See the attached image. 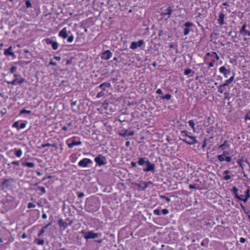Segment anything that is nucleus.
<instances>
[{
  "mask_svg": "<svg viewBox=\"0 0 250 250\" xmlns=\"http://www.w3.org/2000/svg\"><path fill=\"white\" fill-rule=\"evenodd\" d=\"M139 165L143 166L145 165V167L143 168L144 171L147 172L149 171L154 172L155 170V165L151 163L147 158L145 157H141L139 158L138 161Z\"/></svg>",
  "mask_w": 250,
  "mask_h": 250,
  "instance_id": "f257e3e1",
  "label": "nucleus"
},
{
  "mask_svg": "<svg viewBox=\"0 0 250 250\" xmlns=\"http://www.w3.org/2000/svg\"><path fill=\"white\" fill-rule=\"evenodd\" d=\"M66 143L70 148H73L75 146H79L82 144V142L77 137H73L66 140Z\"/></svg>",
  "mask_w": 250,
  "mask_h": 250,
  "instance_id": "f03ea898",
  "label": "nucleus"
},
{
  "mask_svg": "<svg viewBox=\"0 0 250 250\" xmlns=\"http://www.w3.org/2000/svg\"><path fill=\"white\" fill-rule=\"evenodd\" d=\"M82 233L83 235V237L88 240L89 239H95L98 238L102 235L101 233H94L92 231H82Z\"/></svg>",
  "mask_w": 250,
  "mask_h": 250,
  "instance_id": "7ed1b4c3",
  "label": "nucleus"
},
{
  "mask_svg": "<svg viewBox=\"0 0 250 250\" xmlns=\"http://www.w3.org/2000/svg\"><path fill=\"white\" fill-rule=\"evenodd\" d=\"M236 198L239 200L242 201L245 203H246L248 199L250 198V189L248 188L245 192V195L238 194L236 197Z\"/></svg>",
  "mask_w": 250,
  "mask_h": 250,
  "instance_id": "20e7f679",
  "label": "nucleus"
},
{
  "mask_svg": "<svg viewBox=\"0 0 250 250\" xmlns=\"http://www.w3.org/2000/svg\"><path fill=\"white\" fill-rule=\"evenodd\" d=\"M172 12V9L171 7H168L167 9H164L161 13V15L162 17L166 20L170 17V15Z\"/></svg>",
  "mask_w": 250,
  "mask_h": 250,
  "instance_id": "39448f33",
  "label": "nucleus"
},
{
  "mask_svg": "<svg viewBox=\"0 0 250 250\" xmlns=\"http://www.w3.org/2000/svg\"><path fill=\"white\" fill-rule=\"evenodd\" d=\"M92 163V161L90 159L84 158L79 162L78 165L81 167H86L89 164Z\"/></svg>",
  "mask_w": 250,
  "mask_h": 250,
  "instance_id": "423d86ee",
  "label": "nucleus"
},
{
  "mask_svg": "<svg viewBox=\"0 0 250 250\" xmlns=\"http://www.w3.org/2000/svg\"><path fill=\"white\" fill-rule=\"evenodd\" d=\"M95 161L100 166L104 165L105 164V158L104 157L101 155H99L98 157L95 158Z\"/></svg>",
  "mask_w": 250,
  "mask_h": 250,
  "instance_id": "0eeeda50",
  "label": "nucleus"
},
{
  "mask_svg": "<svg viewBox=\"0 0 250 250\" xmlns=\"http://www.w3.org/2000/svg\"><path fill=\"white\" fill-rule=\"evenodd\" d=\"M71 32L70 31H67L66 27L63 28L59 33V36L63 38L66 39L68 37V35L70 34Z\"/></svg>",
  "mask_w": 250,
  "mask_h": 250,
  "instance_id": "6e6552de",
  "label": "nucleus"
},
{
  "mask_svg": "<svg viewBox=\"0 0 250 250\" xmlns=\"http://www.w3.org/2000/svg\"><path fill=\"white\" fill-rule=\"evenodd\" d=\"M144 44V41L142 40H139L138 42H132L130 46V48L132 49H136L138 47L142 46Z\"/></svg>",
  "mask_w": 250,
  "mask_h": 250,
  "instance_id": "1a4fd4ad",
  "label": "nucleus"
},
{
  "mask_svg": "<svg viewBox=\"0 0 250 250\" xmlns=\"http://www.w3.org/2000/svg\"><path fill=\"white\" fill-rule=\"evenodd\" d=\"M219 71L220 73L223 74L225 78H227L229 75L230 74V70L227 69L226 67L224 66H221L219 68Z\"/></svg>",
  "mask_w": 250,
  "mask_h": 250,
  "instance_id": "9d476101",
  "label": "nucleus"
},
{
  "mask_svg": "<svg viewBox=\"0 0 250 250\" xmlns=\"http://www.w3.org/2000/svg\"><path fill=\"white\" fill-rule=\"evenodd\" d=\"M188 138L191 140V141H188L184 137L183 138H180V139L185 142V143L192 145L196 143H197V140H196V138L195 136H188Z\"/></svg>",
  "mask_w": 250,
  "mask_h": 250,
  "instance_id": "9b49d317",
  "label": "nucleus"
},
{
  "mask_svg": "<svg viewBox=\"0 0 250 250\" xmlns=\"http://www.w3.org/2000/svg\"><path fill=\"white\" fill-rule=\"evenodd\" d=\"M112 56V53L109 50H107L102 53L101 58L105 60H108Z\"/></svg>",
  "mask_w": 250,
  "mask_h": 250,
  "instance_id": "f8f14e48",
  "label": "nucleus"
},
{
  "mask_svg": "<svg viewBox=\"0 0 250 250\" xmlns=\"http://www.w3.org/2000/svg\"><path fill=\"white\" fill-rule=\"evenodd\" d=\"M25 82V79L23 78H21L20 79L15 78L13 81L8 82L7 83L8 84L15 85L16 83L21 84Z\"/></svg>",
  "mask_w": 250,
  "mask_h": 250,
  "instance_id": "ddd939ff",
  "label": "nucleus"
},
{
  "mask_svg": "<svg viewBox=\"0 0 250 250\" xmlns=\"http://www.w3.org/2000/svg\"><path fill=\"white\" fill-rule=\"evenodd\" d=\"M13 152L14 154L18 158L21 157L22 155V151L21 149H18L17 148H15L14 149H11L9 151L8 153Z\"/></svg>",
  "mask_w": 250,
  "mask_h": 250,
  "instance_id": "4468645a",
  "label": "nucleus"
},
{
  "mask_svg": "<svg viewBox=\"0 0 250 250\" xmlns=\"http://www.w3.org/2000/svg\"><path fill=\"white\" fill-rule=\"evenodd\" d=\"M13 47L10 46L8 49H5L4 52V54L5 56H11L12 57H15V55L12 51Z\"/></svg>",
  "mask_w": 250,
  "mask_h": 250,
  "instance_id": "2eb2a0df",
  "label": "nucleus"
},
{
  "mask_svg": "<svg viewBox=\"0 0 250 250\" xmlns=\"http://www.w3.org/2000/svg\"><path fill=\"white\" fill-rule=\"evenodd\" d=\"M247 27V25L246 24H244L240 31L241 34H243L244 36H248L250 37V31L249 30H246V28Z\"/></svg>",
  "mask_w": 250,
  "mask_h": 250,
  "instance_id": "dca6fc26",
  "label": "nucleus"
},
{
  "mask_svg": "<svg viewBox=\"0 0 250 250\" xmlns=\"http://www.w3.org/2000/svg\"><path fill=\"white\" fill-rule=\"evenodd\" d=\"M225 15L223 13H220L218 19V22L221 25L225 24L224 22Z\"/></svg>",
  "mask_w": 250,
  "mask_h": 250,
  "instance_id": "f3484780",
  "label": "nucleus"
},
{
  "mask_svg": "<svg viewBox=\"0 0 250 250\" xmlns=\"http://www.w3.org/2000/svg\"><path fill=\"white\" fill-rule=\"evenodd\" d=\"M226 154H228V152L224 151L222 154L218 155L217 157L219 161L220 162L225 161Z\"/></svg>",
  "mask_w": 250,
  "mask_h": 250,
  "instance_id": "a211bd4d",
  "label": "nucleus"
},
{
  "mask_svg": "<svg viewBox=\"0 0 250 250\" xmlns=\"http://www.w3.org/2000/svg\"><path fill=\"white\" fill-rule=\"evenodd\" d=\"M111 86V84L109 83H101L99 86V88H102L104 91L105 90V87H109Z\"/></svg>",
  "mask_w": 250,
  "mask_h": 250,
  "instance_id": "6ab92c4d",
  "label": "nucleus"
},
{
  "mask_svg": "<svg viewBox=\"0 0 250 250\" xmlns=\"http://www.w3.org/2000/svg\"><path fill=\"white\" fill-rule=\"evenodd\" d=\"M229 145L228 144V142L227 141H225L223 144L219 146V148H221L222 150H225L229 148Z\"/></svg>",
  "mask_w": 250,
  "mask_h": 250,
  "instance_id": "aec40b11",
  "label": "nucleus"
},
{
  "mask_svg": "<svg viewBox=\"0 0 250 250\" xmlns=\"http://www.w3.org/2000/svg\"><path fill=\"white\" fill-rule=\"evenodd\" d=\"M51 223H49L44 227L42 228V229L40 230V233L38 234L39 236H40L42 235V234L45 232V229L47 228V227L51 225Z\"/></svg>",
  "mask_w": 250,
  "mask_h": 250,
  "instance_id": "412c9836",
  "label": "nucleus"
},
{
  "mask_svg": "<svg viewBox=\"0 0 250 250\" xmlns=\"http://www.w3.org/2000/svg\"><path fill=\"white\" fill-rule=\"evenodd\" d=\"M34 242L39 245H43L44 244V241L43 239H35Z\"/></svg>",
  "mask_w": 250,
  "mask_h": 250,
  "instance_id": "4be33fe9",
  "label": "nucleus"
},
{
  "mask_svg": "<svg viewBox=\"0 0 250 250\" xmlns=\"http://www.w3.org/2000/svg\"><path fill=\"white\" fill-rule=\"evenodd\" d=\"M188 123L189 125L192 128L193 131L194 132H195L196 129H195V123H194V121L192 120H190L188 121Z\"/></svg>",
  "mask_w": 250,
  "mask_h": 250,
  "instance_id": "5701e85b",
  "label": "nucleus"
},
{
  "mask_svg": "<svg viewBox=\"0 0 250 250\" xmlns=\"http://www.w3.org/2000/svg\"><path fill=\"white\" fill-rule=\"evenodd\" d=\"M225 86L223 84H221L218 87V91L220 93H223L225 90Z\"/></svg>",
  "mask_w": 250,
  "mask_h": 250,
  "instance_id": "b1692460",
  "label": "nucleus"
},
{
  "mask_svg": "<svg viewBox=\"0 0 250 250\" xmlns=\"http://www.w3.org/2000/svg\"><path fill=\"white\" fill-rule=\"evenodd\" d=\"M180 134H181V136L184 138L185 137H188V136H190L189 135H188L187 131L186 130L181 131L180 132Z\"/></svg>",
  "mask_w": 250,
  "mask_h": 250,
  "instance_id": "393cba45",
  "label": "nucleus"
},
{
  "mask_svg": "<svg viewBox=\"0 0 250 250\" xmlns=\"http://www.w3.org/2000/svg\"><path fill=\"white\" fill-rule=\"evenodd\" d=\"M72 125V123L71 122L68 123L67 124V126H63L62 127V129L65 131L68 130V128Z\"/></svg>",
  "mask_w": 250,
  "mask_h": 250,
  "instance_id": "a878e982",
  "label": "nucleus"
},
{
  "mask_svg": "<svg viewBox=\"0 0 250 250\" xmlns=\"http://www.w3.org/2000/svg\"><path fill=\"white\" fill-rule=\"evenodd\" d=\"M134 134V131H128L126 130V131H125V132L124 135L125 136H129L133 135Z\"/></svg>",
  "mask_w": 250,
  "mask_h": 250,
  "instance_id": "bb28decb",
  "label": "nucleus"
},
{
  "mask_svg": "<svg viewBox=\"0 0 250 250\" xmlns=\"http://www.w3.org/2000/svg\"><path fill=\"white\" fill-rule=\"evenodd\" d=\"M53 146V147H56V146L55 144H50L49 143H46V144H42V147L44 148V147H47V146Z\"/></svg>",
  "mask_w": 250,
  "mask_h": 250,
  "instance_id": "cd10ccee",
  "label": "nucleus"
},
{
  "mask_svg": "<svg viewBox=\"0 0 250 250\" xmlns=\"http://www.w3.org/2000/svg\"><path fill=\"white\" fill-rule=\"evenodd\" d=\"M24 165L28 167H35V164L32 162H26Z\"/></svg>",
  "mask_w": 250,
  "mask_h": 250,
  "instance_id": "c85d7f7f",
  "label": "nucleus"
},
{
  "mask_svg": "<svg viewBox=\"0 0 250 250\" xmlns=\"http://www.w3.org/2000/svg\"><path fill=\"white\" fill-rule=\"evenodd\" d=\"M69 36H68L67 42H72L74 41V37L73 35L71 33Z\"/></svg>",
  "mask_w": 250,
  "mask_h": 250,
  "instance_id": "c756f323",
  "label": "nucleus"
},
{
  "mask_svg": "<svg viewBox=\"0 0 250 250\" xmlns=\"http://www.w3.org/2000/svg\"><path fill=\"white\" fill-rule=\"evenodd\" d=\"M52 47L54 50H57L58 48V42H54L52 44Z\"/></svg>",
  "mask_w": 250,
  "mask_h": 250,
  "instance_id": "7c9ffc66",
  "label": "nucleus"
},
{
  "mask_svg": "<svg viewBox=\"0 0 250 250\" xmlns=\"http://www.w3.org/2000/svg\"><path fill=\"white\" fill-rule=\"evenodd\" d=\"M232 191L235 195V197L238 194V189L236 187H234L232 189Z\"/></svg>",
  "mask_w": 250,
  "mask_h": 250,
  "instance_id": "2f4dec72",
  "label": "nucleus"
},
{
  "mask_svg": "<svg viewBox=\"0 0 250 250\" xmlns=\"http://www.w3.org/2000/svg\"><path fill=\"white\" fill-rule=\"evenodd\" d=\"M193 25V23L192 22H191L190 21H188L185 23L184 26L186 27L189 28V27L192 26Z\"/></svg>",
  "mask_w": 250,
  "mask_h": 250,
  "instance_id": "473e14b6",
  "label": "nucleus"
},
{
  "mask_svg": "<svg viewBox=\"0 0 250 250\" xmlns=\"http://www.w3.org/2000/svg\"><path fill=\"white\" fill-rule=\"evenodd\" d=\"M45 41L47 44H52L53 43V41L50 38H46L45 39Z\"/></svg>",
  "mask_w": 250,
  "mask_h": 250,
  "instance_id": "72a5a7b5",
  "label": "nucleus"
},
{
  "mask_svg": "<svg viewBox=\"0 0 250 250\" xmlns=\"http://www.w3.org/2000/svg\"><path fill=\"white\" fill-rule=\"evenodd\" d=\"M171 95H170L169 94H167L166 95L163 96L162 98L163 99H167V100H169L171 99Z\"/></svg>",
  "mask_w": 250,
  "mask_h": 250,
  "instance_id": "f704fd0d",
  "label": "nucleus"
},
{
  "mask_svg": "<svg viewBox=\"0 0 250 250\" xmlns=\"http://www.w3.org/2000/svg\"><path fill=\"white\" fill-rule=\"evenodd\" d=\"M153 213L156 215H160L161 214V211L158 209H156L153 210Z\"/></svg>",
  "mask_w": 250,
  "mask_h": 250,
  "instance_id": "c9c22d12",
  "label": "nucleus"
},
{
  "mask_svg": "<svg viewBox=\"0 0 250 250\" xmlns=\"http://www.w3.org/2000/svg\"><path fill=\"white\" fill-rule=\"evenodd\" d=\"M192 72V70L190 68L186 69L184 71V74L185 75H188L189 74Z\"/></svg>",
  "mask_w": 250,
  "mask_h": 250,
  "instance_id": "e433bc0d",
  "label": "nucleus"
},
{
  "mask_svg": "<svg viewBox=\"0 0 250 250\" xmlns=\"http://www.w3.org/2000/svg\"><path fill=\"white\" fill-rule=\"evenodd\" d=\"M104 95V91H101L97 94V95H96V98H100L103 96Z\"/></svg>",
  "mask_w": 250,
  "mask_h": 250,
  "instance_id": "4c0bfd02",
  "label": "nucleus"
},
{
  "mask_svg": "<svg viewBox=\"0 0 250 250\" xmlns=\"http://www.w3.org/2000/svg\"><path fill=\"white\" fill-rule=\"evenodd\" d=\"M12 126L13 127H16L17 128H18V129H20V126H19V123L18 121L17 122H15L13 124V125Z\"/></svg>",
  "mask_w": 250,
  "mask_h": 250,
  "instance_id": "58836bf2",
  "label": "nucleus"
},
{
  "mask_svg": "<svg viewBox=\"0 0 250 250\" xmlns=\"http://www.w3.org/2000/svg\"><path fill=\"white\" fill-rule=\"evenodd\" d=\"M31 113V111L27 110L25 109H22L20 111V114L28 113L30 114Z\"/></svg>",
  "mask_w": 250,
  "mask_h": 250,
  "instance_id": "ea45409f",
  "label": "nucleus"
},
{
  "mask_svg": "<svg viewBox=\"0 0 250 250\" xmlns=\"http://www.w3.org/2000/svg\"><path fill=\"white\" fill-rule=\"evenodd\" d=\"M169 213V210L165 208L162 210L161 214L164 215L167 214Z\"/></svg>",
  "mask_w": 250,
  "mask_h": 250,
  "instance_id": "a19ab883",
  "label": "nucleus"
},
{
  "mask_svg": "<svg viewBox=\"0 0 250 250\" xmlns=\"http://www.w3.org/2000/svg\"><path fill=\"white\" fill-rule=\"evenodd\" d=\"M190 32V29L189 28L186 27V28L184 30V35H188Z\"/></svg>",
  "mask_w": 250,
  "mask_h": 250,
  "instance_id": "79ce46f5",
  "label": "nucleus"
},
{
  "mask_svg": "<svg viewBox=\"0 0 250 250\" xmlns=\"http://www.w3.org/2000/svg\"><path fill=\"white\" fill-rule=\"evenodd\" d=\"M160 198L161 199H165L166 200L167 202H170V198L167 197H166L164 195H160Z\"/></svg>",
  "mask_w": 250,
  "mask_h": 250,
  "instance_id": "37998d69",
  "label": "nucleus"
},
{
  "mask_svg": "<svg viewBox=\"0 0 250 250\" xmlns=\"http://www.w3.org/2000/svg\"><path fill=\"white\" fill-rule=\"evenodd\" d=\"M25 4H26V6L27 8H29L32 5V4H31L30 1L29 0H27L25 1Z\"/></svg>",
  "mask_w": 250,
  "mask_h": 250,
  "instance_id": "c03bdc74",
  "label": "nucleus"
},
{
  "mask_svg": "<svg viewBox=\"0 0 250 250\" xmlns=\"http://www.w3.org/2000/svg\"><path fill=\"white\" fill-rule=\"evenodd\" d=\"M27 207L28 208H34L36 207V205L32 203H29Z\"/></svg>",
  "mask_w": 250,
  "mask_h": 250,
  "instance_id": "a18cd8bd",
  "label": "nucleus"
},
{
  "mask_svg": "<svg viewBox=\"0 0 250 250\" xmlns=\"http://www.w3.org/2000/svg\"><path fill=\"white\" fill-rule=\"evenodd\" d=\"M16 69H17V67L15 66H13L11 67V68L10 69V72L11 73H14Z\"/></svg>",
  "mask_w": 250,
  "mask_h": 250,
  "instance_id": "49530a36",
  "label": "nucleus"
},
{
  "mask_svg": "<svg viewBox=\"0 0 250 250\" xmlns=\"http://www.w3.org/2000/svg\"><path fill=\"white\" fill-rule=\"evenodd\" d=\"M152 184V183L151 182H149L148 183L144 182L143 184L144 186V189L148 187L149 184Z\"/></svg>",
  "mask_w": 250,
  "mask_h": 250,
  "instance_id": "de8ad7c7",
  "label": "nucleus"
},
{
  "mask_svg": "<svg viewBox=\"0 0 250 250\" xmlns=\"http://www.w3.org/2000/svg\"><path fill=\"white\" fill-rule=\"evenodd\" d=\"M38 189H39V190H40L42 191V194H43V193H45V192H46V190H45V188H44V187H38Z\"/></svg>",
  "mask_w": 250,
  "mask_h": 250,
  "instance_id": "09e8293b",
  "label": "nucleus"
},
{
  "mask_svg": "<svg viewBox=\"0 0 250 250\" xmlns=\"http://www.w3.org/2000/svg\"><path fill=\"white\" fill-rule=\"evenodd\" d=\"M9 181V179H5L3 180V181L2 182V184L3 186H8V183Z\"/></svg>",
  "mask_w": 250,
  "mask_h": 250,
  "instance_id": "8fccbe9b",
  "label": "nucleus"
},
{
  "mask_svg": "<svg viewBox=\"0 0 250 250\" xmlns=\"http://www.w3.org/2000/svg\"><path fill=\"white\" fill-rule=\"evenodd\" d=\"M231 82H230L229 81V80L228 79V80H227L225 81V83H223V85L224 86H227L229 84H230Z\"/></svg>",
  "mask_w": 250,
  "mask_h": 250,
  "instance_id": "3c124183",
  "label": "nucleus"
},
{
  "mask_svg": "<svg viewBox=\"0 0 250 250\" xmlns=\"http://www.w3.org/2000/svg\"><path fill=\"white\" fill-rule=\"evenodd\" d=\"M26 123H21L20 125V129H23L26 127Z\"/></svg>",
  "mask_w": 250,
  "mask_h": 250,
  "instance_id": "603ef678",
  "label": "nucleus"
},
{
  "mask_svg": "<svg viewBox=\"0 0 250 250\" xmlns=\"http://www.w3.org/2000/svg\"><path fill=\"white\" fill-rule=\"evenodd\" d=\"M231 178V176L229 175H226L224 177V179L226 181H228Z\"/></svg>",
  "mask_w": 250,
  "mask_h": 250,
  "instance_id": "864d4df0",
  "label": "nucleus"
},
{
  "mask_svg": "<svg viewBox=\"0 0 250 250\" xmlns=\"http://www.w3.org/2000/svg\"><path fill=\"white\" fill-rule=\"evenodd\" d=\"M225 160L228 162H230L231 161V158L229 156H227L225 157Z\"/></svg>",
  "mask_w": 250,
  "mask_h": 250,
  "instance_id": "5fc2aeb1",
  "label": "nucleus"
},
{
  "mask_svg": "<svg viewBox=\"0 0 250 250\" xmlns=\"http://www.w3.org/2000/svg\"><path fill=\"white\" fill-rule=\"evenodd\" d=\"M214 61L213 60L211 62H209L208 63V67L209 68L212 67L214 66Z\"/></svg>",
  "mask_w": 250,
  "mask_h": 250,
  "instance_id": "6e6d98bb",
  "label": "nucleus"
},
{
  "mask_svg": "<svg viewBox=\"0 0 250 250\" xmlns=\"http://www.w3.org/2000/svg\"><path fill=\"white\" fill-rule=\"evenodd\" d=\"M189 188L190 189H196V187L195 186V185H189Z\"/></svg>",
  "mask_w": 250,
  "mask_h": 250,
  "instance_id": "4d7b16f0",
  "label": "nucleus"
},
{
  "mask_svg": "<svg viewBox=\"0 0 250 250\" xmlns=\"http://www.w3.org/2000/svg\"><path fill=\"white\" fill-rule=\"evenodd\" d=\"M84 194L83 192L79 193L78 195L79 198H81L84 197Z\"/></svg>",
  "mask_w": 250,
  "mask_h": 250,
  "instance_id": "13d9d810",
  "label": "nucleus"
},
{
  "mask_svg": "<svg viewBox=\"0 0 250 250\" xmlns=\"http://www.w3.org/2000/svg\"><path fill=\"white\" fill-rule=\"evenodd\" d=\"M246 239L243 238V237H241L240 238V242L241 243H244L246 242Z\"/></svg>",
  "mask_w": 250,
  "mask_h": 250,
  "instance_id": "bf43d9fd",
  "label": "nucleus"
},
{
  "mask_svg": "<svg viewBox=\"0 0 250 250\" xmlns=\"http://www.w3.org/2000/svg\"><path fill=\"white\" fill-rule=\"evenodd\" d=\"M49 64L53 66H56L57 65V63L51 61L49 62Z\"/></svg>",
  "mask_w": 250,
  "mask_h": 250,
  "instance_id": "052dcab7",
  "label": "nucleus"
},
{
  "mask_svg": "<svg viewBox=\"0 0 250 250\" xmlns=\"http://www.w3.org/2000/svg\"><path fill=\"white\" fill-rule=\"evenodd\" d=\"M11 164L12 165H17V166L19 165V162L18 161H13L11 162Z\"/></svg>",
  "mask_w": 250,
  "mask_h": 250,
  "instance_id": "680f3d73",
  "label": "nucleus"
},
{
  "mask_svg": "<svg viewBox=\"0 0 250 250\" xmlns=\"http://www.w3.org/2000/svg\"><path fill=\"white\" fill-rule=\"evenodd\" d=\"M156 93H157V94H162L163 91H162V89H160V88H159V89H158L157 90V91H156Z\"/></svg>",
  "mask_w": 250,
  "mask_h": 250,
  "instance_id": "e2e57ef3",
  "label": "nucleus"
},
{
  "mask_svg": "<svg viewBox=\"0 0 250 250\" xmlns=\"http://www.w3.org/2000/svg\"><path fill=\"white\" fill-rule=\"evenodd\" d=\"M234 79V75H233L229 80L230 82H232Z\"/></svg>",
  "mask_w": 250,
  "mask_h": 250,
  "instance_id": "0e129e2a",
  "label": "nucleus"
},
{
  "mask_svg": "<svg viewBox=\"0 0 250 250\" xmlns=\"http://www.w3.org/2000/svg\"><path fill=\"white\" fill-rule=\"evenodd\" d=\"M131 166H132V167H136L137 164H136V162H131Z\"/></svg>",
  "mask_w": 250,
  "mask_h": 250,
  "instance_id": "69168bd1",
  "label": "nucleus"
},
{
  "mask_svg": "<svg viewBox=\"0 0 250 250\" xmlns=\"http://www.w3.org/2000/svg\"><path fill=\"white\" fill-rule=\"evenodd\" d=\"M54 59L57 61H60V60H61V58L60 57H59V56H55Z\"/></svg>",
  "mask_w": 250,
  "mask_h": 250,
  "instance_id": "338daca9",
  "label": "nucleus"
},
{
  "mask_svg": "<svg viewBox=\"0 0 250 250\" xmlns=\"http://www.w3.org/2000/svg\"><path fill=\"white\" fill-rule=\"evenodd\" d=\"M42 217L43 219H46L47 216V215L45 213H43V214L42 215Z\"/></svg>",
  "mask_w": 250,
  "mask_h": 250,
  "instance_id": "774afa93",
  "label": "nucleus"
}]
</instances>
